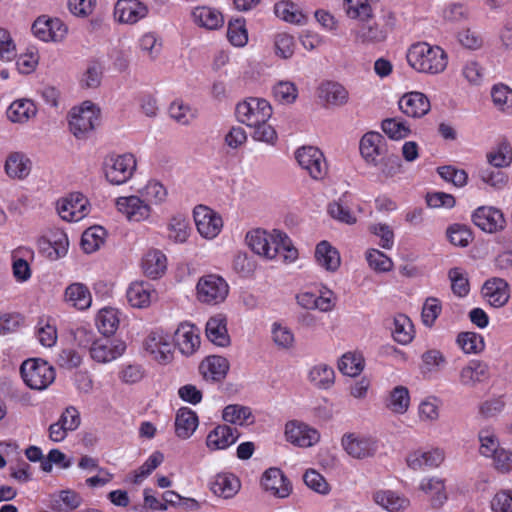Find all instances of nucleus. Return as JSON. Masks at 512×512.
<instances>
[{"mask_svg": "<svg viewBox=\"0 0 512 512\" xmlns=\"http://www.w3.org/2000/svg\"><path fill=\"white\" fill-rule=\"evenodd\" d=\"M126 298L131 307L144 309L157 300L158 293L151 284L144 281H134L126 290Z\"/></svg>", "mask_w": 512, "mask_h": 512, "instance_id": "obj_24", "label": "nucleus"}, {"mask_svg": "<svg viewBox=\"0 0 512 512\" xmlns=\"http://www.w3.org/2000/svg\"><path fill=\"white\" fill-rule=\"evenodd\" d=\"M444 458V451L440 448L418 449L408 454L406 463L414 471H425L428 468L438 467Z\"/></svg>", "mask_w": 512, "mask_h": 512, "instance_id": "obj_23", "label": "nucleus"}, {"mask_svg": "<svg viewBox=\"0 0 512 512\" xmlns=\"http://www.w3.org/2000/svg\"><path fill=\"white\" fill-rule=\"evenodd\" d=\"M280 230L267 231L262 228L249 230L245 235V243L253 253L271 261L278 255V242L282 241Z\"/></svg>", "mask_w": 512, "mask_h": 512, "instance_id": "obj_5", "label": "nucleus"}, {"mask_svg": "<svg viewBox=\"0 0 512 512\" xmlns=\"http://www.w3.org/2000/svg\"><path fill=\"white\" fill-rule=\"evenodd\" d=\"M391 333L394 341L401 345H407L415 337L414 325L405 314H397L393 318Z\"/></svg>", "mask_w": 512, "mask_h": 512, "instance_id": "obj_45", "label": "nucleus"}, {"mask_svg": "<svg viewBox=\"0 0 512 512\" xmlns=\"http://www.w3.org/2000/svg\"><path fill=\"white\" fill-rule=\"evenodd\" d=\"M171 347L170 335L160 328L151 330L143 341L146 352H170Z\"/></svg>", "mask_w": 512, "mask_h": 512, "instance_id": "obj_51", "label": "nucleus"}, {"mask_svg": "<svg viewBox=\"0 0 512 512\" xmlns=\"http://www.w3.org/2000/svg\"><path fill=\"white\" fill-rule=\"evenodd\" d=\"M488 378V368L486 364L472 360L461 370V383L468 387H474L476 384L485 381Z\"/></svg>", "mask_w": 512, "mask_h": 512, "instance_id": "obj_50", "label": "nucleus"}, {"mask_svg": "<svg viewBox=\"0 0 512 512\" xmlns=\"http://www.w3.org/2000/svg\"><path fill=\"white\" fill-rule=\"evenodd\" d=\"M228 293V283L216 274L202 276L196 284V298L206 305H218L224 302Z\"/></svg>", "mask_w": 512, "mask_h": 512, "instance_id": "obj_9", "label": "nucleus"}, {"mask_svg": "<svg viewBox=\"0 0 512 512\" xmlns=\"http://www.w3.org/2000/svg\"><path fill=\"white\" fill-rule=\"evenodd\" d=\"M494 107L503 114L512 115V89L504 84L494 85L491 89Z\"/></svg>", "mask_w": 512, "mask_h": 512, "instance_id": "obj_57", "label": "nucleus"}, {"mask_svg": "<svg viewBox=\"0 0 512 512\" xmlns=\"http://www.w3.org/2000/svg\"><path fill=\"white\" fill-rule=\"evenodd\" d=\"M343 8L345 15L360 23L373 18V9L368 0H344Z\"/></svg>", "mask_w": 512, "mask_h": 512, "instance_id": "obj_52", "label": "nucleus"}, {"mask_svg": "<svg viewBox=\"0 0 512 512\" xmlns=\"http://www.w3.org/2000/svg\"><path fill=\"white\" fill-rule=\"evenodd\" d=\"M193 220L198 234L207 241L216 239L224 226L220 213L206 205H197L193 209Z\"/></svg>", "mask_w": 512, "mask_h": 512, "instance_id": "obj_10", "label": "nucleus"}, {"mask_svg": "<svg viewBox=\"0 0 512 512\" xmlns=\"http://www.w3.org/2000/svg\"><path fill=\"white\" fill-rule=\"evenodd\" d=\"M240 480L232 473H218L210 483V490L218 497L230 499L240 490Z\"/></svg>", "mask_w": 512, "mask_h": 512, "instance_id": "obj_35", "label": "nucleus"}, {"mask_svg": "<svg viewBox=\"0 0 512 512\" xmlns=\"http://www.w3.org/2000/svg\"><path fill=\"white\" fill-rule=\"evenodd\" d=\"M236 429L228 425H218L206 437V446L211 451L223 450L231 446L238 439Z\"/></svg>", "mask_w": 512, "mask_h": 512, "instance_id": "obj_34", "label": "nucleus"}, {"mask_svg": "<svg viewBox=\"0 0 512 512\" xmlns=\"http://www.w3.org/2000/svg\"><path fill=\"white\" fill-rule=\"evenodd\" d=\"M168 260L163 251L151 248L147 250L141 260V269L150 279L161 278L167 270Z\"/></svg>", "mask_w": 512, "mask_h": 512, "instance_id": "obj_30", "label": "nucleus"}, {"mask_svg": "<svg viewBox=\"0 0 512 512\" xmlns=\"http://www.w3.org/2000/svg\"><path fill=\"white\" fill-rule=\"evenodd\" d=\"M32 171V161L22 151H11L4 161V172L11 180L22 181L29 177Z\"/></svg>", "mask_w": 512, "mask_h": 512, "instance_id": "obj_25", "label": "nucleus"}, {"mask_svg": "<svg viewBox=\"0 0 512 512\" xmlns=\"http://www.w3.org/2000/svg\"><path fill=\"white\" fill-rule=\"evenodd\" d=\"M385 407L394 414L403 415L410 407V393L407 387H394L385 399Z\"/></svg>", "mask_w": 512, "mask_h": 512, "instance_id": "obj_46", "label": "nucleus"}, {"mask_svg": "<svg viewBox=\"0 0 512 512\" xmlns=\"http://www.w3.org/2000/svg\"><path fill=\"white\" fill-rule=\"evenodd\" d=\"M140 52L149 60H156L162 51V39L155 32H145L138 39Z\"/></svg>", "mask_w": 512, "mask_h": 512, "instance_id": "obj_55", "label": "nucleus"}, {"mask_svg": "<svg viewBox=\"0 0 512 512\" xmlns=\"http://www.w3.org/2000/svg\"><path fill=\"white\" fill-rule=\"evenodd\" d=\"M307 378L314 388L327 391L335 385L336 373L330 365L319 363L308 370Z\"/></svg>", "mask_w": 512, "mask_h": 512, "instance_id": "obj_36", "label": "nucleus"}, {"mask_svg": "<svg viewBox=\"0 0 512 512\" xmlns=\"http://www.w3.org/2000/svg\"><path fill=\"white\" fill-rule=\"evenodd\" d=\"M135 192L145 199L152 208L163 205L168 199L167 187L161 181L153 178L146 179L135 189Z\"/></svg>", "mask_w": 512, "mask_h": 512, "instance_id": "obj_31", "label": "nucleus"}, {"mask_svg": "<svg viewBox=\"0 0 512 512\" xmlns=\"http://www.w3.org/2000/svg\"><path fill=\"white\" fill-rule=\"evenodd\" d=\"M5 114L10 123L24 126L37 117L38 107L30 98H18L10 103Z\"/></svg>", "mask_w": 512, "mask_h": 512, "instance_id": "obj_21", "label": "nucleus"}, {"mask_svg": "<svg viewBox=\"0 0 512 512\" xmlns=\"http://www.w3.org/2000/svg\"><path fill=\"white\" fill-rule=\"evenodd\" d=\"M486 161L493 168H507L512 163V145L507 139H501L486 154Z\"/></svg>", "mask_w": 512, "mask_h": 512, "instance_id": "obj_42", "label": "nucleus"}, {"mask_svg": "<svg viewBox=\"0 0 512 512\" xmlns=\"http://www.w3.org/2000/svg\"><path fill=\"white\" fill-rule=\"evenodd\" d=\"M365 368L363 354H342L338 361L339 371L349 377H357Z\"/></svg>", "mask_w": 512, "mask_h": 512, "instance_id": "obj_62", "label": "nucleus"}, {"mask_svg": "<svg viewBox=\"0 0 512 512\" xmlns=\"http://www.w3.org/2000/svg\"><path fill=\"white\" fill-rule=\"evenodd\" d=\"M106 231L101 226H93L84 231L81 237V247L85 253H94L105 241Z\"/></svg>", "mask_w": 512, "mask_h": 512, "instance_id": "obj_61", "label": "nucleus"}, {"mask_svg": "<svg viewBox=\"0 0 512 512\" xmlns=\"http://www.w3.org/2000/svg\"><path fill=\"white\" fill-rule=\"evenodd\" d=\"M226 324V317L222 314L211 317L206 323V335L218 347L223 348L230 343Z\"/></svg>", "mask_w": 512, "mask_h": 512, "instance_id": "obj_40", "label": "nucleus"}, {"mask_svg": "<svg viewBox=\"0 0 512 512\" xmlns=\"http://www.w3.org/2000/svg\"><path fill=\"white\" fill-rule=\"evenodd\" d=\"M199 370L205 379L220 381L229 370V362L222 355L212 354L201 362Z\"/></svg>", "mask_w": 512, "mask_h": 512, "instance_id": "obj_37", "label": "nucleus"}, {"mask_svg": "<svg viewBox=\"0 0 512 512\" xmlns=\"http://www.w3.org/2000/svg\"><path fill=\"white\" fill-rule=\"evenodd\" d=\"M57 212L67 222H78L90 212V203L81 193H72L57 201Z\"/></svg>", "mask_w": 512, "mask_h": 512, "instance_id": "obj_15", "label": "nucleus"}, {"mask_svg": "<svg viewBox=\"0 0 512 512\" xmlns=\"http://www.w3.org/2000/svg\"><path fill=\"white\" fill-rule=\"evenodd\" d=\"M442 402L435 396H427L418 405L417 414L421 422L433 424L440 418Z\"/></svg>", "mask_w": 512, "mask_h": 512, "instance_id": "obj_53", "label": "nucleus"}, {"mask_svg": "<svg viewBox=\"0 0 512 512\" xmlns=\"http://www.w3.org/2000/svg\"><path fill=\"white\" fill-rule=\"evenodd\" d=\"M446 237L455 247L465 248L474 239L471 228L465 224L454 223L447 227Z\"/></svg>", "mask_w": 512, "mask_h": 512, "instance_id": "obj_54", "label": "nucleus"}, {"mask_svg": "<svg viewBox=\"0 0 512 512\" xmlns=\"http://www.w3.org/2000/svg\"><path fill=\"white\" fill-rule=\"evenodd\" d=\"M198 417L190 408L182 407L175 418V433L181 439L190 438L198 427Z\"/></svg>", "mask_w": 512, "mask_h": 512, "instance_id": "obj_43", "label": "nucleus"}, {"mask_svg": "<svg viewBox=\"0 0 512 512\" xmlns=\"http://www.w3.org/2000/svg\"><path fill=\"white\" fill-rule=\"evenodd\" d=\"M20 372L26 385L35 390H44L55 380L54 368L42 358L25 360Z\"/></svg>", "mask_w": 512, "mask_h": 512, "instance_id": "obj_7", "label": "nucleus"}, {"mask_svg": "<svg viewBox=\"0 0 512 512\" xmlns=\"http://www.w3.org/2000/svg\"><path fill=\"white\" fill-rule=\"evenodd\" d=\"M114 205L116 211L132 224L150 222L154 213L150 204L136 192L135 194L117 197Z\"/></svg>", "mask_w": 512, "mask_h": 512, "instance_id": "obj_8", "label": "nucleus"}, {"mask_svg": "<svg viewBox=\"0 0 512 512\" xmlns=\"http://www.w3.org/2000/svg\"><path fill=\"white\" fill-rule=\"evenodd\" d=\"M45 239L53 249V252L49 253L50 258L56 260L67 255L69 249V240L67 234L63 230H51Z\"/></svg>", "mask_w": 512, "mask_h": 512, "instance_id": "obj_63", "label": "nucleus"}, {"mask_svg": "<svg viewBox=\"0 0 512 512\" xmlns=\"http://www.w3.org/2000/svg\"><path fill=\"white\" fill-rule=\"evenodd\" d=\"M481 295L490 306L501 308L510 299L509 285L502 278H490L484 282L481 288Z\"/></svg>", "mask_w": 512, "mask_h": 512, "instance_id": "obj_22", "label": "nucleus"}, {"mask_svg": "<svg viewBox=\"0 0 512 512\" xmlns=\"http://www.w3.org/2000/svg\"><path fill=\"white\" fill-rule=\"evenodd\" d=\"M172 346L179 352H195L200 348L201 338L199 329L193 324L181 323L171 338Z\"/></svg>", "mask_w": 512, "mask_h": 512, "instance_id": "obj_26", "label": "nucleus"}, {"mask_svg": "<svg viewBox=\"0 0 512 512\" xmlns=\"http://www.w3.org/2000/svg\"><path fill=\"white\" fill-rule=\"evenodd\" d=\"M33 35L45 43H61L68 35V26L58 17L39 16L32 25Z\"/></svg>", "mask_w": 512, "mask_h": 512, "instance_id": "obj_12", "label": "nucleus"}, {"mask_svg": "<svg viewBox=\"0 0 512 512\" xmlns=\"http://www.w3.org/2000/svg\"><path fill=\"white\" fill-rule=\"evenodd\" d=\"M262 487L276 498H287L292 492L290 481L278 468H269L262 476Z\"/></svg>", "mask_w": 512, "mask_h": 512, "instance_id": "obj_27", "label": "nucleus"}, {"mask_svg": "<svg viewBox=\"0 0 512 512\" xmlns=\"http://www.w3.org/2000/svg\"><path fill=\"white\" fill-rule=\"evenodd\" d=\"M477 175L484 185L494 190H502L509 183L508 175L503 171L494 169L492 166L479 169Z\"/></svg>", "mask_w": 512, "mask_h": 512, "instance_id": "obj_59", "label": "nucleus"}, {"mask_svg": "<svg viewBox=\"0 0 512 512\" xmlns=\"http://www.w3.org/2000/svg\"><path fill=\"white\" fill-rule=\"evenodd\" d=\"M101 109L86 100L70 109L67 120L69 131L77 139L86 138L100 123Z\"/></svg>", "mask_w": 512, "mask_h": 512, "instance_id": "obj_2", "label": "nucleus"}, {"mask_svg": "<svg viewBox=\"0 0 512 512\" xmlns=\"http://www.w3.org/2000/svg\"><path fill=\"white\" fill-rule=\"evenodd\" d=\"M374 502L389 512H400L409 506V500L395 491L379 490L373 494Z\"/></svg>", "mask_w": 512, "mask_h": 512, "instance_id": "obj_48", "label": "nucleus"}, {"mask_svg": "<svg viewBox=\"0 0 512 512\" xmlns=\"http://www.w3.org/2000/svg\"><path fill=\"white\" fill-rule=\"evenodd\" d=\"M296 302L303 309L326 313L335 308L337 296L331 289L323 286L318 294L308 290L300 291L296 295Z\"/></svg>", "mask_w": 512, "mask_h": 512, "instance_id": "obj_14", "label": "nucleus"}, {"mask_svg": "<svg viewBox=\"0 0 512 512\" xmlns=\"http://www.w3.org/2000/svg\"><path fill=\"white\" fill-rule=\"evenodd\" d=\"M62 300L68 307L83 312L92 307L93 296L86 284L73 282L64 289Z\"/></svg>", "mask_w": 512, "mask_h": 512, "instance_id": "obj_20", "label": "nucleus"}, {"mask_svg": "<svg viewBox=\"0 0 512 512\" xmlns=\"http://www.w3.org/2000/svg\"><path fill=\"white\" fill-rule=\"evenodd\" d=\"M272 115L273 107L264 98L249 97L239 102L235 107L237 121L249 128L264 121H269Z\"/></svg>", "mask_w": 512, "mask_h": 512, "instance_id": "obj_4", "label": "nucleus"}, {"mask_svg": "<svg viewBox=\"0 0 512 512\" xmlns=\"http://www.w3.org/2000/svg\"><path fill=\"white\" fill-rule=\"evenodd\" d=\"M275 15L284 22L294 25H305L308 21L307 15L299 5L289 0H282L274 5Z\"/></svg>", "mask_w": 512, "mask_h": 512, "instance_id": "obj_38", "label": "nucleus"}, {"mask_svg": "<svg viewBox=\"0 0 512 512\" xmlns=\"http://www.w3.org/2000/svg\"><path fill=\"white\" fill-rule=\"evenodd\" d=\"M227 39L231 45L237 48H243L247 45L249 37L246 21L243 18H236L228 22Z\"/></svg>", "mask_w": 512, "mask_h": 512, "instance_id": "obj_58", "label": "nucleus"}, {"mask_svg": "<svg viewBox=\"0 0 512 512\" xmlns=\"http://www.w3.org/2000/svg\"><path fill=\"white\" fill-rule=\"evenodd\" d=\"M192 19L196 25L207 30H216L223 26L222 13L214 8L200 6L192 11Z\"/></svg>", "mask_w": 512, "mask_h": 512, "instance_id": "obj_39", "label": "nucleus"}, {"mask_svg": "<svg viewBox=\"0 0 512 512\" xmlns=\"http://www.w3.org/2000/svg\"><path fill=\"white\" fill-rule=\"evenodd\" d=\"M315 263L329 273H335L341 266V256L336 247L329 241H320L314 250Z\"/></svg>", "mask_w": 512, "mask_h": 512, "instance_id": "obj_29", "label": "nucleus"}, {"mask_svg": "<svg viewBox=\"0 0 512 512\" xmlns=\"http://www.w3.org/2000/svg\"><path fill=\"white\" fill-rule=\"evenodd\" d=\"M222 417L224 421L240 426L252 424L254 422L251 409L239 404L226 406L223 410Z\"/></svg>", "mask_w": 512, "mask_h": 512, "instance_id": "obj_56", "label": "nucleus"}, {"mask_svg": "<svg viewBox=\"0 0 512 512\" xmlns=\"http://www.w3.org/2000/svg\"><path fill=\"white\" fill-rule=\"evenodd\" d=\"M272 50L275 57L281 60H289L296 50V40L292 34L277 32L272 39Z\"/></svg>", "mask_w": 512, "mask_h": 512, "instance_id": "obj_49", "label": "nucleus"}, {"mask_svg": "<svg viewBox=\"0 0 512 512\" xmlns=\"http://www.w3.org/2000/svg\"><path fill=\"white\" fill-rule=\"evenodd\" d=\"M274 99L283 105H291L298 98V88L294 82L280 80L272 87Z\"/></svg>", "mask_w": 512, "mask_h": 512, "instance_id": "obj_60", "label": "nucleus"}, {"mask_svg": "<svg viewBox=\"0 0 512 512\" xmlns=\"http://www.w3.org/2000/svg\"><path fill=\"white\" fill-rule=\"evenodd\" d=\"M148 7L139 0H118L114 6V20L120 24L133 25L144 19Z\"/></svg>", "mask_w": 512, "mask_h": 512, "instance_id": "obj_18", "label": "nucleus"}, {"mask_svg": "<svg viewBox=\"0 0 512 512\" xmlns=\"http://www.w3.org/2000/svg\"><path fill=\"white\" fill-rule=\"evenodd\" d=\"M285 437L288 442L307 448L319 442L320 433L304 422L292 420L285 425Z\"/></svg>", "mask_w": 512, "mask_h": 512, "instance_id": "obj_17", "label": "nucleus"}, {"mask_svg": "<svg viewBox=\"0 0 512 512\" xmlns=\"http://www.w3.org/2000/svg\"><path fill=\"white\" fill-rule=\"evenodd\" d=\"M166 237L174 244H184L191 235V226L187 217L181 213L170 216L165 225Z\"/></svg>", "mask_w": 512, "mask_h": 512, "instance_id": "obj_33", "label": "nucleus"}, {"mask_svg": "<svg viewBox=\"0 0 512 512\" xmlns=\"http://www.w3.org/2000/svg\"><path fill=\"white\" fill-rule=\"evenodd\" d=\"M419 488L429 497L433 508L441 507L447 500L445 485L443 480L440 478H424L421 481Z\"/></svg>", "mask_w": 512, "mask_h": 512, "instance_id": "obj_47", "label": "nucleus"}, {"mask_svg": "<svg viewBox=\"0 0 512 512\" xmlns=\"http://www.w3.org/2000/svg\"><path fill=\"white\" fill-rule=\"evenodd\" d=\"M471 220L480 230L489 234L503 231L507 224L504 213L499 208L488 205L476 208Z\"/></svg>", "mask_w": 512, "mask_h": 512, "instance_id": "obj_13", "label": "nucleus"}, {"mask_svg": "<svg viewBox=\"0 0 512 512\" xmlns=\"http://www.w3.org/2000/svg\"><path fill=\"white\" fill-rule=\"evenodd\" d=\"M82 504L81 496L72 490H62L53 500L51 508L56 512H71Z\"/></svg>", "mask_w": 512, "mask_h": 512, "instance_id": "obj_64", "label": "nucleus"}, {"mask_svg": "<svg viewBox=\"0 0 512 512\" xmlns=\"http://www.w3.org/2000/svg\"><path fill=\"white\" fill-rule=\"evenodd\" d=\"M387 150L386 141L378 132L364 134L359 143L360 155L368 166L387 152Z\"/></svg>", "mask_w": 512, "mask_h": 512, "instance_id": "obj_28", "label": "nucleus"}, {"mask_svg": "<svg viewBox=\"0 0 512 512\" xmlns=\"http://www.w3.org/2000/svg\"><path fill=\"white\" fill-rule=\"evenodd\" d=\"M398 107L407 117L419 119L429 113L431 104L430 100L424 93L411 91L400 97Z\"/></svg>", "mask_w": 512, "mask_h": 512, "instance_id": "obj_19", "label": "nucleus"}, {"mask_svg": "<svg viewBox=\"0 0 512 512\" xmlns=\"http://www.w3.org/2000/svg\"><path fill=\"white\" fill-rule=\"evenodd\" d=\"M370 167L376 170V174L380 179H389L402 172L403 166L397 155L385 152L377 158Z\"/></svg>", "mask_w": 512, "mask_h": 512, "instance_id": "obj_41", "label": "nucleus"}, {"mask_svg": "<svg viewBox=\"0 0 512 512\" xmlns=\"http://www.w3.org/2000/svg\"><path fill=\"white\" fill-rule=\"evenodd\" d=\"M341 445L350 457L358 460L372 457L377 451L376 440L356 433L344 434Z\"/></svg>", "mask_w": 512, "mask_h": 512, "instance_id": "obj_16", "label": "nucleus"}, {"mask_svg": "<svg viewBox=\"0 0 512 512\" xmlns=\"http://www.w3.org/2000/svg\"><path fill=\"white\" fill-rule=\"evenodd\" d=\"M120 324L119 311L113 307L101 308L95 316V325L104 336L113 335Z\"/></svg>", "mask_w": 512, "mask_h": 512, "instance_id": "obj_44", "label": "nucleus"}, {"mask_svg": "<svg viewBox=\"0 0 512 512\" xmlns=\"http://www.w3.org/2000/svg\"><path fill=\"white\" fill-rule=\"evenodd\" d=\"M295 160L313 180H322L327 172L328 166L324 154L315 146L299 147L295 153Z\"/></svg>", "mask_w": 512, "mask_h": 512, "instance_id": "obj_11", "label": "nucleus"}, {"mask_svg": "<svg viewBox=\"0 0 512 512\" xmlns=\"http://www.w3.org/2000/svg\"><path fill=\"white\" fill-rule=\"evenodd\" d=\"M137 165V159L132 153H112L104 158L102 171L110 185L120 186L126 184L133 177Z\"/></svg>", "mask_w": 512, "mask_h": 512, "instance_id": "obj_3", "label": "nucleus"}, {"mask_svg": "<svg viewBox=\"0 0 512 512\" xmlns=\"http://www.w3.org/2000/svg\"><path fill=\"white\" fill-rule=\"evenodd\" d=\"M406 61L417 73L435 76L447 69L449 57L442 47L418 41L408 47Z\"/></svg>", "mask_w": 512, "mask_h": 512, "instance_id": "obj_1", "label": "nucleus"}, {"mask_svg": "<svg viewBox=\"0 0 512 512\" xmlns=\"http://www.w3.org/2000/svg\"><path fill=\"white\" fill-rule=\"evenodd\" d=\"M396 23V17L388 12L381 22H362L351 31L354 40L358 44L370 45L384 42Z\"/></svg>", "mask_w": 512, "mask_h": 512, "instance_id": "obj_6", "label": "nucleus"}, {"mask_svg": "<svg viewBox=\"0 0 512 512\" xmlns=\"http://www.w3.org/2000/svg\"><path fill=\"white\" fill-rule=\"evenodd\" d=\"M319 99L328 106L340 107L349 101V92L337 82H323L317 89Z\"/></svg>", "mask_w": 512, "mask_h": 512, "instance_id": "obj_32", "label": "nucleus"}]
</instances>
